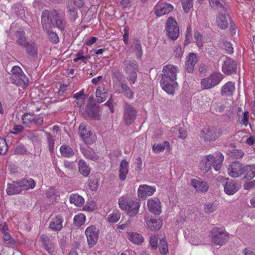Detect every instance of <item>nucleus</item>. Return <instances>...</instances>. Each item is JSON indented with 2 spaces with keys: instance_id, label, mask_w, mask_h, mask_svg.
Returning <instances> with one entry per match:
<instances>
[{
  "instance_id": "4be33fe9",
  "label": "nucleus",
  "mask_w": 255,
  "mask_h": 255,
  "mask_svg": "<svg viewBox=\"0 0 255 255\" xmlns=\"http://www.w3.org/2000/svg\"><path fill=\"white\" fill-rule=\"evenodd\" d=\"M22 191V189L21 184L19 183V180L13 181L11 183H8L7 184L6 192L8 195L19 194Z\"/></svg>"
},
{
  "instance_id": "423d86ee",
  "label": "nucleus",
  "mask_w": 255,
  "mask_h": 255,
  "mask_svg": "<svg viewBox=\"0 0 255 255\" xmlns=\"http://www.w3.org/2000/svg\"><path fill=\"white\" fill-rule=\"evenodd\" d=\"M223 129L220 128L210 127L204 128L201 131V137L205 141H214L223 134Z\"/></svg>"
},
{
  "instance_id": "72a5a7b5",
  "label": "nucleus",
  "mask_w": 255,
  "mask_h": 255,
  "mask_svg": "<svg viewBox=\"0 0 255 255\" xmlns=\"http://www.w3.org/2000/svg\"><path fill=\"white\" fill-rule=\"evenodd\" d=\"M228 18L230 19V17L228 14H219L218 16L217 17V23L220 28L222 29H225L228 27Z\"/></svg>"
},
{
  "instance_id": "37998d69",
  "label": "nucleus",
  "mask_w": 255,
  "mask_h": 255,
  "mask_svg": "<svg viewBox=\"0 0 255 255\" xmlns=\"http://www.w3.org/2000/svg\"><path fill=\"white\" fill-rule=\"evenodd\" d=\"M15 36L16 37V43L22 47H24L28 42V41H26V38L24 36V33H23V31H17L15 32Z\"/></svg>"
},
{
  "instance_id": "2eb2a0df",
  "label": "nucleus",
  "mask_w": 255,
  "mask_h": 255,
  "mask_svg": "<svg viewBox=\"0 0 255 255\" xmlns=\"http://www.w3.org/2000/svg\"><path fill=\"white\" fill-rule=\"evenodd\" d=\"M243 167L239 162H233L228 168V174L232 177H238L243 173Z\"/></svg>"
},
{
  "instance_id": "5fc2aeb1",
  "label": "nucleus",
  "mask_w": 255,
  "mask_h": 255,
  "mask_svg": "<svg viewBox=\"0 0 255 255\" xmlns=\"http://www.w3.org/2000/svg\"><path fill=\"white\" fill-rule=\"evenodd\" d=\"M121 94H123L128 99H132L134 97V93L131 89L126 84Z\"/></svg>"
},
{
  "instance_id": "774afa93",
  "label": "nucleus",
  "mask_w": 255,
  "mask_h": 255,
  "mask_svg": "<svg viewBox=\"0 0 255 255\" xmlns=\"http://www.w3.org/2000/svg\"><path fill=\"white\" fill-rule=\"evenodd\" d=\"M232 153V155L237 158H242L244 155V152L240 149H234Z\"/></svg>"
},
{
  "instance_id": "052dcab7",
  "label": "nucleus",
  "mask_w": 255,
  "mask_h": 255,
  "mask_svg": "<svg viewBox=\"0 0 255 255\" xmlns=\"http://www.w3.org/2000/svg\"><path fill=\"white\" fill-rule=\"evenodd\" d=\"M194 38L196 40V43L197 46L201 48L203 45L202 36L198 31H196L194 33Z\"/></svg>"
},
{
  "instance_id": "ddd939ff",
  "label": "nucleus",
  "mask_w": 255,
  "mask_h": 255,
  "mask_svg": "<svg viewBox=\"0 0 255 255\" xmlns=\"http://www.w3.org/2000/svg\"><path fill=\"white\" fill-rule=\"evenodd\" d=\"M162 77L163 78L176 80L177 73L179 72L177 66L168 64L163 66Z\"/></svg>"
},
{
  "instance_id": "f3484780",
  "label": "nucleus",
  "mask_w": 255,
  "mask_h": 255,
  "mask_svg": "<svg viewBox=\"0 0 255 255\" xmlns=\"http://www.w3.org/2000/svg\"><path fill=\"white\" fill-rule=\"evenodd\" d=\"M173 9L172 4L168 3H157L154 7V13L158 17L167 14Z\"/></svg>"
},
{
  "instance_id": "7c9ffc66",
  "label": "nucleus",
  "mask_w": 255,
  "mask_h": 255,
  "mask_svg": "<svg viewBox=\"0 0 255 255\" xmlns=\"http://www.w3.org/2000/svg\"><path fill=\"white\" fill-rule=\"evenodd\" d=\"M19 183L23 190H28L33 189L36 185L35 181L30 178H23L19 180Z\"/></svg>"
},
{
  "instance_id": "e433bc0d",
  "label": "nucleus",
  "mask_w": 255,
  "mask_h": 255,
  "mask_svg": "<svg viewBox=\"0 0 255 255\" xmlns=\"http://www.w3.org/2000/svg\"><path fill=\"white\" fill-rule=\"evenodd\" d=\"M164 149H166L168 152L170 151L171 148L168 141H165L162 144H154L152 145V151L154 153L163 152Z\"/></svg>"
},
{
  "instance_id": "6e6d98bb",
  "label": "nucleus",
  "mask_w": 255,
  "mask_h": 255,
  "mask_svg": "<svg viewBox=\"0 0 255 255\" xmlns=\"http://www.w3.org/2000/svg\"><path fill=\"white\" fill-rule=\"evenodd\" d=\"M124 117L126 123L130 125L134 121L136 115L135 113H125Z\"/></svg>"
},
{
  "instance_id": "aec40b11",
  "label": "nucleus",
  "mask_w": 255,
  "mask_h": 255,
  "mask_svg": "<svg viewBox=\"0 0 255 255\" xmlns=\"http://www.w3.org/2000/svg\"><path fill=\"white\" fill-rule=\"evenodd\" d=\"M63 218L61 215H58L51 219L49 228L53 231L59 232L63 228Z\"/></svg>"
},
{
  "instance_id": "bf43d9fd",
  "label": "nucleus",
  "mask_w": 255,
  "mask_h": 255,
  "mask_svg": "<svg viewBox=\"0 0 255 255\" xmlns=\"http://www.w3.org/2000/svg\"><path fill=\"white\" fill-rule=\"evenodd\" d=\"M222 48L225 49L226 52L228 54H232L234 52V49L232 44L231 42L228 41H225L223 43L222 45Z\"/></svg>"
},
{
  "instance_id": "bb28decb",
  "label": "nucleus",
  "mask_w": 255,
  "mask_h": 255,
  "mask_svg": "<svg viewBox=\"0 0 255 255\" xmlns=\"http://www.w3.org/2000/svg\"><path fill=\"white\" fill-rule=\"evenodd\" d=\"M95 94L97 101L100 103L106 101L108 97V92L104 86H99Z\"/></svg>"
},
{
  "instance_id": "e2e57ef3",
  "label": "nucleus",
  "mask_w": 255,
  "mask_h": 255,
  "mask_svg": "<svg viewBox=\"0 0 255 255\" xmlns=\"http://www.w3.org/2000/svg\"><path fill=\"white\" fill-rule=\"evenodd\" d=\"M149 243L153 249H156L158 247V237L156 236H151L150 238Z\"/></svg>"
},
{
  "instance_id": "864d4df0",
  "label": "nucleus",
  "mask_w": 255,
  "mask_h": 255,
  "mask_svg": "<svg viewBox=\"0 0 255 255\" xmlns=\"http://www.w3.org/2000/svg\"><path fill=\"white\" fill-rule=\"evenodd\" d=\"M121 217V213L118 211H113L110 214L108 217V220L109 222L114 223L117 222Z\"/></svg>"
},
{
  "instance_id": "c9c22d12",
  "label": "nucleus",
  "mask_w": 255,
  "mask_h": 255,
  "mask_svg": "<svg viewBox=\"0 0 255 255\" xmlns=\"http://www.w3.org/2000/svg\"><path fill=\"white\" fill-rule=\"evenodd\" d=\"M85 110L86 112H98L99 110V106L93 97L90 96L88 99Z\"/></svg>"
},
{
  "instance_id": "7ed1b4c3",
  "label": "nucleus",
  "mask_w": 255,
  "mask_h": 255,
  "mask_svg": "<svg viewBox=\"0 0 255 255\" xmlns=\"http://www.w3.org/2000/svg\"><path fill=\"white\" fill-rule=\"evenodd\" d=\"M119 205L120 208L125 210L130 217L135 216L140 206L139 203L129 199L127 196H122L119 199Z\"/></svg>"
},
{
  "instance_id": "a18cd8bd",
  "label": "nucleus",
  "mask_w": 255,
  "mask_h": 255,
  "mask_svg": "<svg viewBox=\"0 0 255 255\" xmlns=\"http://www.w3.org/2000/svg\"><path fill=\"white\" fill-rule=\"evenodd\" d=\"M45 194L46 198L49 200V202L51 203H53L57 199V196L56 195V190L54 187L49 188L46 190Z\"/></svg>"
},
{
  "instance_id": "5701e85b",
  "label": "nucleus",
  "mask_w": 255,
  "mask_h": 255,
  "mask_svg": "<svg viewBox=\"0 0 255 255\" xmlns=\"http://www.w3.org/2000/svg\"><path fill=\"white\" fill-rule=\"evenodd\" d=\"M198 61L197 56L196 54L191 53H190L186 61L185 70L189 73H191L193 71L195 65Z\"/></svg>"
},
{
  "instance_id": "2f4dec72",
  "label": "nucleus",
  "mask_w": 255,
  "mask_h": 255,
  "mask_svg": "<svg viewBox=\"0 0 255 255\" xmlns=\"http://www.w3.org/2000/svg\"><path fill=\"white\" fill-rule=\"evenodd\" d=\"M243 174L245 175V178L248 180L253 179L255 177V165L244 166Z\"/></svg>"
},
{
  "instance_id": "473e14b6",
  "label": "nucleus",
  "mask_w": 255,
  "mask_h": 255,
  "mask_svg": "<svg viewBox=\"0 0 255 255\" xmlns=\"http://www.w3.org/2000/svg\"><path fill=\"white\" fill-rule=\"evenodd\" d=\"M239 189L238 184L234 182H227L224 186V191L229 195L234 194Z\"/></svg>"
},
{
  "instance_id": "a878e982",
  "label": "nucleus",
  "mask_w": 255,
  "mask_h": 255,
  "mask_svg": "<svg viewBox=\"0 0 255 255\" xmlns=\"http://www.w3.org/2000/svg\"><path fill=\"white\" fill-rule=\"evenodd\" d=\"M128 163L126 159L121 161L120 165L119 177L122 181L125 180L128 172Z\"/></svg>"
},
{
  "instance_id": "79ce46f5",
  "label": "nucleus",
  "mask_w": 255,
  "mask_h": 255,
  "mask_svg": "<svg viewBox=\"0 0 255 255\" xmlns=\"http://www.w3.org/2000/svg\"><path fill=\"white\" fill-rule=\"evenodd\" d=\"M210 6L215 9H223L226 11L227 5L223 0H209Z\"/></svg>"
},
{
  "instance_id": "0eeeda50",
  "label": "nucleus",
  "mask_w": 255,
  "mask_h": 255,
  "mask_svg": "<svg viewBox=\"0 0 255 255\" xmlns=\"http://www.w3.org/2000/svg\"><path fill=\"white\" fill-rule=\"evenodd\" d=\"M165 31L168 37L176 40L179 36V28L177 22L173 17H169L166 22Z\"/></svg>"
},
{
  "instance_id": "4d7b16f0",
  "label": "nucleus",
  "mask_w": 255,
  "mask_h": 255,
  "mask_svg": "<svg viewBox=\"0 0 255 255\" xmlns=\"http://www.w3.org/2000/svg\"><path fill=\"white\" fill-rule=\"evenodd\" d=\"M49 28L46 29L47 30V34L48 35V38L49 40L54 43H58L59 40V37L56 33L49 30Z\"/></svg>"
},
{
  "instance_id": "3c124183",
  "label": "nucleus",
  "mask_w": 255,
  "mask_h": 255,
  "mask_svg": "<svg viewBox=\"0 0 255 255\" xmlns=\"http://www.w3.org/2000/svg\"><path fill=\"white\" fill-rule=\"evenodd\" d=\"M159 250L160 254L162 255H166L168 253L167 242L164 239L160 240Z\"/></svg>"
},
{
  "instance_id": "cd10ccee",
  "label": "nucleus",
  "mask_w": 255,
  "mask_h": 255,
  "mask_svg": "<svg viewBox=\"0 0 255 255\" xmlns=\"http://www.w3.org/2000/svg\"><path fill=\"white\" fill-rule=\"evenodd\" d=\"M40 239L45 250L49 254H52L54 250L50 238L47 236L43 234L40 236Z\"/></svg>"
},
{
  "instance_id": "de8ad7c7",
  "label": "nucleus",
  "mask_w": 255,
  "mask_h": 255,
  "mask_svg": "<svg viewBox=\"0 0 255 255\" xmlns=\"http://www.w3.org/2000/svg\"><path fill=\"white\" fill-rule=\"evenodd\" d=\"M217 208V204L215 203H206L204 206L205 213L210 214L215 212Z\"/></svg>"
},
{
  "instance_id": "a19ab883",
  "label": "nucleus",
  "mask_w": 255,
  "mask_h": 255,
  "mask_svg": "<svg viewBox=\"0 0 255 255\" xmlns=\"http://www.w3.org/2000/svg\"><path fill=\"white\" fill-rule=\"evenodd\" d=\"M82 153L84 157L87 159H90L93 160H96L98 158V156L96 153L92 150L90 148H81Z\"/></svg>"
},
{
  "instance_id": "f704fd0d",
  "label": "nucleus",
  "mask_w": 255,
  "mask_h": 255,
  "mask_svg": "<svg viewBox=\"0 0 255 255\" xmlns=\"http://www.w3.org/2000/svg\"><path fill=\"white\" fill-rule=\"evenodd\" d=\"M26 49V53L32 58H36L37 56V48L34 43L28 42L24 47Z\"/></svg>"
},
{
  "instance_id": "f257e3e1",
  "label": "nucleus",
  "mask_w": 255,
  "mask_h": 255,
  "mask_svg": "<svg viewBox=\"0 0 255 255\" xmlns=\"http://www.w3.org/2000/svg\"><path fill=\"white\" fill-rule=\"evenodd\" d=\"M41 22L44 29H48L52 26L56 27L61 31L64 30L66 21L63 15L53 10L50 11L44 10L41 15Z\"/></svg>"
},
{
  "instance_id": "c03bdc74",
  "label": "nucleus",
  "mask_w": 255,
  "mask_h": 255,
  "mask_svg": "<svg viewBox=\"0 0 255 255\" xmlns=\"http://www.w3.org/2000/svg\"><path fill=\"white\" fill-rule=\"evenodd\" d=\"M126 85V83L122 81L116 80H113V90L114 92L117 94H121L124 88Z\"/></svg>"
},
{
  "instance_id": "c85d7f7f",
  "label": "nucleus",
  "mask_w": 255,
  "mask_h": 255,
  "mask_svg": "<svg viewBox=\"0 0 255 255\" xmlns=\"http://www.w3.org/2000/svg\"><path fill=\"white\" fill-rule=\"evenodd\" d=\"M235 91V84L232 82H228L224 85L221 89L222 95L232 96Z\"/></svg>"
},
{
  "instance_id": "6e6552de",
  "label": "nucleus",
  "mask_w": 255,
  "mask_h": 255,
  "mask_svg": "<svg viewBox=\"0 0 255 255\" xmlns=\"http://www.w3.org/2000/svg\"><path fill=\"white\" fill-rule=\"evenodd\" d=\"M212 242L219 246H223L228 240L229 234L224 228H214L212 231Z\"/></svg>"
},
{
  "instance_id": "412c9836",
  "label": "nucleus",
  "mask_w": 255,
  "mask_h": 255,
  "mask_svg": "<svg viewBox=\"0 0 255 255\" xmlns=\"http://www.w3.org/2000/svg\"><path fill=\"white\" fill-rule=\"evenodd\" d=\"M149 211L155 215H159L161 212V202L158 199H150L147 201Z\"/></svg>"
},
{
  "instance_id": "4468645a",
  "label": "nucleus",
  "mask_w": 255,
  "mask_h": 255,
  "mask_svg": "<svg viewBox=\"0 0 255 255\" xmlns=\"http://www.w3.org/2000/svg\"><path fill=\"white\" fill-rule=\"evenodd\" d=\"M237 62L231 58L227 57L222 65V71L226 75H231L236 73Z\"/></svg>"
},
{
  "instance_id": "9d476101",
  "label": "nucleus",
  "mask_w": 255,
  "mask_h": 255,
  "mask_svg": "<svg viewBox=\"0 0 255 255\" xmlns=\"http://www.w3.org/2000/svg\"><path fill=\"white\" fill-rule=\"evenodd\" d=\"M89 247H93L97 243L99 238V230L93 225L88 227L85 230Z\"/></svg>"
},
{
  "instance_id": "6ab92c4d",
  "label": "nucleus",
  "mask_w": 255,
  "mask_h": 255,
  "mask_svg": "<svg viewBox=\"0 0 255 255\" xmlns=\"http://www.w3.org/2000/svg\"><path fill=\"white\" fill-rule=\"evenodd\" d=\"M155 191V187L143 184L139 185L137 193L139 198L144 199L147 196L152 195Z\"/></svg>"
},
{
  "instance_id": "09e8293b",
  "label": "nucleus",
  "mask_w": 255,
  "mask_h": 255,
  "mask_svg": "<svg viewBox=\"0 0 255 255\" xmlns=\"http://www.w3.org/2000/svg\"><path fill=\"white\" fill-rule=\"evenodd\" d=\"M82 116L88 120H99L101 115L99 113H81Z\"/></svg>"
},
{
  "instance_id": "680f3d73",
  "label": "nucleus",
  "mask_w": 255,
  "mask_h": 255,
  "mask_svg": "<svg viewBox=\"0 0 255 255\" xmlns=\"http://www.w3.org/2000/svg\"><path fill=\"white\" fill-rule=\"evenodd\" d=\"M26 152V149L22 144L17 145L14 149V153L16 154H23Z\"/></svg>"
},
{
  "instance_id": "69168bd1",
  "label": "nucleus",
  "mask_w": 255,
  "mask_h": 255,
  "mask_svg": "<svg viewBox=\"0 0 255 255\" xmlns=\"http://www.w3.org/2000/svg\"><path fill=\"white\" fill-rule=\"evenodd\" d=\"M183 53V50L181 45H176L174 48V55L177 58L182 57Z\"/></svg>"
},
{
  "instance_id": "603ef678",
  "label": "nucleus",
  "mask_w": 255,
  "mask_h": 255,
  "mask_svg": "<svg viewBox=\"0 0 255 255\" xmlns=\"http://www.w3.org/2000/svg\"><path fill=\"white\" fill-rule=\"evenodd\" d=\"M3 240L5 246L7 247H12L14 245V242L11 238L10 235L6 232L3 233Z\"/></svg>"
},
{
  "instance_id": "58836bf2",
  "label": "nucleus",
  "mask_w": 255,
  "mask_h": 255,
  "mask_svg": "<svg viewBox=\"0 0 255 255\" xmlns=\"http://www.w3.org/2000/svg\"><path fill=\"white\" fill-rule=\"evenodd\" d=\"M70 202L77 207H81L84 204V199L78 194H72L70 196Z\"/></svg>"
},
{
  "instance_id": "b1692460",
  "label": "nucleus",
  "mask_w": 255,
  "mask_h": 255,
  "mask_svg": "<svg viewBox=\"0 0 255 255\" xmlns=\"http://www.w3.org/2000/svg\"><path fill=\"white\" fill-rule=\"evenodd\" d=\"M146 223L148 228L153 231L159 230L162 226V220L159 218H149L146 220Z\"/></svg>"
},
{
  "instance_id": "49530a36",
  "label": "nucleus",
  "mask_w": 255,
  "mask_h": 255,
  "mask_svg": "<svg viewBox=\"0 0 255 255\" xmlns=\"http://www.w3.org/2000/svg\"><path fill=\"white\" fill-rule=\"evenodd\" d=\"M194 0H181L182 6L184 12L187 13L193 7Z\"/></svg>"
},
{
  "instance_id": "dca6fc26",
  "label": "nucleus",
  "mask_w": 255,
  "mask_h": 255,
  "mask_svg": "<svg viewBox=\"0 0 255 255\" xmlns=\"http://www.w3.org/2000/svg\"><path fill=\"white\" fill-rule=\"evenodd\" d=\"M22 120L24 125L34 123L35 125H40L43 123V118L42 116L34 115L33 113H25L22 116Z\"/></svg>"
},
{
  "instance_id": "f03ea898",
  "label": "nucleus",
  "mask_w": 255,
  "mask_h": 255,
  "mask_svg": "<svg viewBox=\"0 0 255 255\" xmlns=\"http://www.w3.org/2000/svg\"><path fill=\"white\" fill-rule=\"evenodd\" d=\"M224 159L223 154L221 152H216L213 154L205 155L200 163V167L201 170L205 173H207L213 166L216 171L220 170Z\"/></svg>"
},
{
  "instance_id": "338daca9",
  "label": "nucleus",
  "mask_w": 255,
  "mask_h": 255,
  "mask_svg": "<svg viewBox=\"0 0 255 255\" xmlns=\"http://www.w3.org/2000/svg\"><path fill=\"white\" fill-rule=\"evenodd\" d=\"M23 128V127L21 125H16L12 128L10 132L13 134L17 135L22 132Z\"/></svg>"
},
{
  "instance_id": "20e7f679",
  "label": "nucleus",
  "mask_w": 255,
  "mask_h": 255,
  "mask_svg": "<svg viewBox=\"0 0 255 255\" xmlns=\"http://www.w3.org/2000/svg\"><path fill=\"white\" fill-rule=\"evenodd\" d=\"M123 68L128 74V79L130 84H134L137 79L136 71L138 68L136 61L131 58L127 57L123 63Z\"/></svg>"
},
{
  "instance_id": "0e129e2a",
  "label": "nucleus",
  "mask_w": 255,
  "mask_h": 255,
  "mask_svg": "<svg viewBox=\"0 0 255 255\" xmlns=\"http://www.w3.org/2000/svg\"><path fill=\"white\" fill-rule=\"evenodd\" d=\"M98 182L96 180H89L88 182V186L91 190L96 191L99 187Z\"/></svg>"
},
{
  "instance_id": "13d9d810",
  "label": "nucleus",
  "mask_w": 255,
  "mask_h": 255,
  "mask_svg": "<svg viewBox=\"0 0 255 255\" xmlns=\"http://www.w3.org/2000/svg\"><path fill=\"white\" fill-rule=\"evenodd\" d=\"M8 150V145L4 138L0 139V154L4 155Z\"/></svg>"
},
{
  "instance_id": "a211bd4d",
  "label": "nucleus",
  "mask_w": 255,
  "mask_h": 255,
  "mask_svg": "<svg viewBox=\"0 0 255 255\" xmlns=\"http://www.w3.org/2000/svg\"><path fill=\"white\" fill-rule=\"evenodd\" d=\"M191 185L197 192L205 193L209 189L208 184L202 181L201 179H192L191 180Z\"/></svg>"
},
{
  "instance_id": "f8f14e48",
  "label": "nucleus",
  "mask_w": 255,
  "mask_h": 255,
  "mask_svg": "<svg viewBox=\"0 0 255 255\" xmlns=\"http://www.w3.org/2000/svg\"><path fill=\"white\" fill-rule=\"evenodd\" d=\"M176 80L161 78L160 84L162 89L168 94L174 95L175 90L178 89Z\"/></svg>"
},
{
  "instance_id": "393cba45",
  "label": "nucleus",
  "mask_w": 255,
  "mask_h": 255,
  "mask_svg": "<svg viewBox=\"0 0 255 255\" xmlns=\"http://www.w3.org/2000/svg\"><path fill=\"white\" fill-rule=\"evenodd\" d=\"M78 169L80 173L85 177H88L91 173V167L83 159H80L78 163Z\"/></svg>"
},
{
  "instance_id": "4c0bfd02",
  "label": "nucleus",
  "mask_w": 255,
  "mask_h": 255,
  "mask_svg": "<svg viewBox=\"0 0 255 255\" xmlns=\"http://www.w3.org/2000/svg\"><path fill=\"white\" fill-rule=\"evenodd\" d=\"M131 48L137 59H141L143 51L141 44L139 40H135L132 43Z\"/></svg>"
},
{
  "instance_id": "ea45409f",
  "label": "nucleus",
  "mask_w": 255,
  "mask_h": 255,
  "mask_svg": "<svg viewBox=\"0 0 255 255\" xmlns=\"http://www.w3.org/2000/svg\"><path fill=\"white\" fill-rule=\"evenodd\" d=\"M61 154L65 157L70 158L74 155L73 149L69 145H62L60 147Z\"/></svg>"
},
{
  "instance_id": "9b49d317",
  "label": "nucleus",
  "mask_w": 255,
  "mask_h": 255,
  "mask_svg": "<svg viewBox=\"0 0 255 255\" xmlns=\"http://www.w3.org/2000/svg\"><path fill=\"white\" fill-rule=\"evenodd\" d=\"M79 134L83 140L87 144H92L96 139L95 135L86 128L84 124L81 123L79 128Z\"/></svg>"
},
{
  "instance_id": "39448f33",
  "label": "nucleus",
  "mask_w": 255,
  "mask_h": 255,
  "mask_svg": "<svg viewBox=\"0 0 255 255\" xmlns=\"http://www.w3.org/2000/svg\"><path fill=\"white\" fill-rule=\"evenodd\" d=\"M10 74L9 79L12 83L23 88L27 86L29 82V79L19 66H14L12 67Z\"/></svg>"
},
{
  "instance_id": "8fccbe9b",
  "label": "nucleus",
  "mask_w": 255,
  "mask_h": 255,
  "mask_svg": "<svg viewBox=\"0 0 255 255\" xmlns=\"http://www.w3.org/2000/svg\"><path fill=\"white\" fill-rule=\"evenodd\" d=\"M85 216L82 213H79L75 216L74 223L76 226L80 227L85 223Z\"/></svg>"
},
{
  "instance_id": "c756f323",
  "label": "nucleus",
  "mask_w": 255,
  "mask_h": 255,
  "mask_svg": "<svg viewBox=\"0 0 255 255\" xmlns=\"http://www.w3.org/2000/svg\"><path fill=\"white\" fill-rule=\"evenodd\" d=\"M127 238L131 243L135 245H141L144 240L141 235L135 232L128 233Z\"/></svg>"
},
{
  "instance_id": "1a4fd4ad",
  "label": "nucleus",
  "mask_w": 255,
  "mask_h": 255,
  "mask_svg": "<svg viewBox=\"0 0 255 255\" xmlns=\"http://www.w3.org/2000/svg\"><path fill=\"white\" fill-rule=\"evenodd\" d=\"M223 78L224 76L221 73L215 72L208 77L203 79L201 85L204 89H209L218 85Z\"/></svg>"
}]
</instances>
